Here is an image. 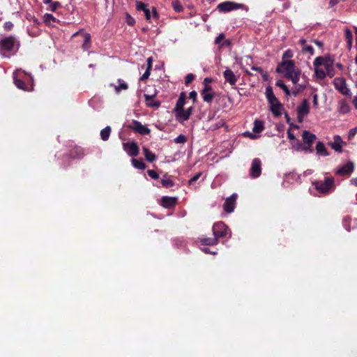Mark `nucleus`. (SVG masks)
Instances as JSON below:
<instances>
[{
	"label": "nucleus",
	"instance_id": "nucleus-2",
	"mask_svg": "<svg viewBox=\"0 0 357 357\" xmlns=\"http://www.w3.org/2000/svg\"><path fill=\"white\" fill-rule=\"evenodd\" d=\"M20 45V41L16 37H5L0 40V54L4 57L9 58L18 51Z\"/></svg>",
	"mask_w": 357,
	"mask_h": 357
},
{
	"label": "nucleus",
	"instance_id": "nucleus-24",
	"mask_svg": "<svg viewBox=\"0 0 357 357\" xmlns=\"http://www.w3.org/2000/svg\"><path fill=\"white\" fill-rule=\"evenodd\" d=\"M176 203V199L174 197H163L161 199V205L165 208H171Z\"/></svg>",
	"mask_w": 357,
	"mask_h": 357
},
{
	"label": "nucleus",
	"instance_id": "nucleus-10",
	"mask_svg": "<svg viewBox=\"0 0 357 357\" xmlns=\"http://www.w3.org/2000/svg\"><path fill=\"white\" fill-rule=\"evenodd\" d=\"M310 112L309 103L307 99H303L302 103L297 107L298 119L300 122Z\"/></svg>",
	"mask_w": 357,
	"mask_h": 357
},
{
	"label": "nucleus",
	"instance_id": "nucleus-19",
	"mask_svg": "<svg viewBox=\"0 0 357 357\" xmlns=\"http://www.w3.org/2000/svg\"><path fill=\"white\" fill-rule=\"evenodd\" d=\"M119 84L115 85L114 84H110L109 86L114 89V91L116 93L119 94L121 91H126L128 89V84L121 79H118L117 80Z\"/></svg>",
	"mask_w": 357,
	"mask_h": 357
},
{
	"label": "nucleus",
	"instance_id": "nucleus-9",
	"mask_svg": "<svg viewBox=\"0 0 357 357\" xmlns=\"http://www.w3.org/2000/svg\"><path fill=\"white\" fill-rule=\"evenodd\" d=\"M261 174V162L259 158H254L252 161L250 174L252 178H258Z\"/></svg>",
	"mask_w": 357,
	"mask_h": 357
},
{
	"label": "nucleus",
	"instance_id": "nucleus-59",
	"mask_svg": "<svg viewBox=\"0 0 357 357\" xmlns=\"http://www.w3.org/2000/svg\"><path fill=\"white\" fill-rule=\"evenodd\" d=\"M340 0H330L329 4L331 7L335 6L340 2Z\"/></svg>",
	"mask_w": 357,
	"mask_h": 357
},
{
	"label": "nucleus",
	"instance_id": "nucleus-43",
	"mask_svg": "<svg viewBox=\"0 0 357 357\" xmlns=\"http://www.w3.org/2000/svg\"><path fill=\"white\" fill-rule=\"evenodd\" d=\"M302 51L304 53L310 54V55L314 54V48L311 45H304V47H303V48H302Z\"/></svg>",
	"mask_w": 357,
	"mask_h": 357
},
{
	"label": "nucleus",
	"instance_id": "nucleus-33",
	"mask_svg": "<svg viewBox=\"0 0 357 357\" xmlns=\"http://www.w3.org/2000/svg\"><path fill=\"white\" fill-rule=\"evenodd\" d=\"M200 242L202 245H213L218 243V241L215 236L213 238H202Z\"/></svg>",
	"mask_w": 357,
	"mask_h": 357
},
{
	"label": "nucleus",
	"instance_id": "nucleus-57",
	"mask_svg": "<svg viewBox=\"0 0 357 357\" xmlns=\"http://www.w3.org/2000/svg\"><path fill=\"white\" fill-rule=\"evenodd\" d=\"M288 138L290 140H295L296 137L293 133H291L289 130L287 132Z\"/></svg>",
	"mask_w": 357,
	"mask_h": 357
},
{
	"label": "nucleus",
	"instance_id": "nucleus-37",
	"mask_svg": "<svg viewBox=\"0 0 357 357\" xmlns=\"http://www.w3.org/2000/svg\"><path fill=\"white\" fill-rule=\"evenodd\" d=\"M43 20L47 24H51L56 22V19L50 13H46L43 15Z\"/></svg>",
	"mask_w": 357,
	"mask_h": 357
},
{
	"label": "nucleus",
	"instance_id": "nucleus-25",
	"mask_svg": "<svg viewBox=\"0 0 357 357\" xmlns=\"http://www.w3.org/2000/svg\"><path fill=\"white\" fill-rule=\"evenodd\" d=\"M185 103V93L182 92L181 93L179 98L176 102V107H175V112L178 113V112L181 111L183 109V107Z\"/></svg>",
	"mask_w": 357,
	"mask_h": 357
},
{
	"label": "nucleus",
	"instance_id": "nucleus-20",
	"mask_svg": "<svg viewBox=\"0 0 357 357\" xmlns=\"http://www.w3.org/2000/svg\"><path fill=\"white\" fill-rule=\"evenodd\" d=\"M342 140L339 135H335L333 137V142H331L329 144L331 146L333 149H334L335 151L341 153L342 149Z\"/></svg>",
	"mask_w": 357,
	"mask_h": 357
},
{
	"label": "nucleus",
	"instance_id": "nucleus-54",
	"mask_svg": "<svg viewBox=\"0 0 357 357\" xmlns=\"http://www.w3.org/2000/svg\"><path fill=\"white\" fill-rule=\"evenodd\" d=\"M189 98L192 100L193 102H195L196 101V98H197V92L195 91H192L190 92V93H189Z\"/></svg>",
	"mask_w": 357,
	"mask_h": 357
},
{
	"label": "nucleus",
	"instance_id": "nucleus-49",
	"mask_svg": "<svg viewBox=\"0 0 357 357\" xmlns=\"http://www.w3.org/2000/svg\"><path fill=\"white\" fill-rule=\"evenodd\" d=\"M151 74V70L149 69H146V71L144 73L142 76L140 77V80L143 81L149 78Z\"/></svg>",
	"mask_w": 357,
	"mask_h": 357
},
{
	"label": "nucleus",
	"instance_id": "nucleus-13",
	"mask_svg": "<svg viewBox=\"0 0 357 357\" xmlns=\"http://www.w3.org/2000/svg\"><path fill=\"white\" fill-rule=\"evenodd\" d=\"M236 194H233L227 197L223 204V208L227 213H231L234 211L236 206Z\"/></svg>",
	"mask_w": 357,
	"mask_h": 357
},
{
	"label": "nucleus",
	"instance_id": "nucleus-14",
	"mask_svg": "<svg viewBox=\"0 0 357 357\" xmlns=\"http://www.w3.org/2000/svg\"><path fill=\"white\" fill-rule=\"evenodd\" d=\"M354 169V165L352 162H348L343 166L338 168L335 173L340 176L350 175Z\"/></svg>",
	"mask_w": 357,
	"mask_h": 357
},
{
	"label": "nucleus",
	"instance_id": "nucleus-6",
	"mask_svg": "<svg viewBox=\"0 0 357 357\" xmlns=\"http://www.w3.org/2000/svg\"><path fill=\"white\" fill-rule=\"evenodd\" d=\"M213 236L217 238L218 241L219 238L227 237L229 238L231 236V232L228 227L222 222H218L213 226Z\"/></svg>",
	"mask_w": 357,
	"mask_h": 357
},
{
	"label": "nucleus",
	"instance_id": "nucleus-45",
	"mask_svg": "<svg viewBox=\"0 0 357 357\" xmlns=\"http://www.w3.org/2000/svg\"><path fill=\"white\" fill-rule=\"evenodd\" d=\"M174 142L177 144H184L186 142V137L183 135H179L174 139Z\"/></svg>",
	"mask_w": 357,
	"mask_h": 357
},
{
	"label": "nucleus",
	"instance_id": "nucleus-46",
	"mask_svg": "<svg viewBox=\"0 0 357 357\" xmlns=\"http://www.w3.org/2000/svg\"><path fill=\"white\" fill-rule=\"evenodd\" d=\"M147 174L153 179H157L159 177L158 173L154 170L149 169L147 171Z\"/></svg>",
	"mask_w": 357,
	"mask_h": 357
},
{
	"label": "nucleus",
	"instance_id": "nucleus-53",
	"mask_svg": "<svg viewBox=\"0 0 357 357\" xmlns=\"http://www.w3.org/2000/svg\"><path fill=\"white\" fill-rule=\"evenodd\" d=\"M13 27V24L11 22H6L4 24V29L6 30H8V31L11 30Z\"/></svg>",
	"mask_w": 357,
	"mask_h": 357
},
{
	"label": "nucleus",
	"instance_id": "nucleus-51",
	"mask_svg": "<svg viewBox=\"0 0 357 357\" xmlns=\"http://www.w3.org/2000/svg\"><path fill=\"white\" fill-rule=\"evenodd\" d=\"M224 38H225V35L223 33H220L218 37H216V38L215 40V43L220 44Z\"/></svg>",
	"mask_w": 357,
	"mask_h": 357
},
{
	"label": "nucleus",
	"instance_id": "nucleus-36",
	"mask_svg": "<svg viewBox=\"0 0 357 357\" xmlns=\"http://www.w3.org/2000/svg\"><path fill=\"white\" fill-rule=\"evenodd\" d=\"M131 162L133 167L136 169L143 170L146 168V165L142 161L132 158L131 160Z\"/></svg>",
	"mask_w": 357,
	"mask_h": 357
},
{
	"label": "nucleus",
	"instance_id": "nucleus-22",
	"mask_svg": "<svg viewBox=\"0 0 357 357\" xmlns=\"http://www.w3.org/2000/svg\"><path fill=\"white\" fill-rule=\"evenodd\" d=\"M136 8L137 10H142L144 13L146 20H150L151 13L145 3L140 1H136Z\"/></svg>",
	"mask_w": 357,
	"mask_h": 357
},
{
	"label": "nucleus",
	"instance_id": "nucleus-31",
	"mask_svg": "<svg viewBox=\"0 0 357 357\" xmlns=\"http://www.w3.org/2000/svg\"><path fill=\"white\" fill-rule=\"evenodd\" d=\"M264 129V123L262 121L255 120L252 130L254 132L260 133Z\"/></svg>",
	"mask_w": 357,
	"mask_h": 357
},
{
	"label": "nucleus",
	"instance_id": "nucleus-26",
	"mask_svg": "<svg viewBox=\"0 0 357 357\" xmlns=\"http://www.w3.org/2000/svg\"><path fill=\"white\" fill-rule=\"evenodd\" d=\"M293 148L296 151H305L307 153H312L313 150L312 149L311 146L308 145H303L300 142L297 141L296 143L293 144Z\"/></svg>",
	"mask_w": 357,
	"mask_h": 357
},
{
	"label": "nucleus",
	"instance_id": "nucleus-47",
	"mask_svg": "<svg viewBox=\"0 0 357 357\" xmlns=\"http://www.w3.org/2000/svg\"><path fill=\"white\" fill-rule=\"evenodd\" d=\"M195 79V75L192 73H190V74H188L187 76L185 77V84H189L190 83H191L193 79Z\"/></svg>",
	"mask_w": 357,
	"mask_h": 357
},
{
	"label": "nucleus",
	"instance_id": "nucleus-23",
	"mask_svg": "<svg viewBox=\"0 0 357 357\" xmlns=\"http://www.w3.org/2000/svg\"><path fill=\"white\" fill-rule=\"evenodd\" d=\"M303 142L308 146H311L312 144L316 139V135L310 132L309 131L305 130L302 135Z\"/></svg>",
	"mask_w": 357,
	"mask_h": 357
},
{
	"label": "nucleus",
	"instance_id": "nucleus-21",
	"mask_svg": "<svg viewBox=\"0 0 357 357\" xmlns=\"http://www.w3.org/2000/svg\"><path fill=\"white\" fill-rule=\"evenodd\" d=\"M192 107H190L186 110L182 109L178 112L177 114V119L180 122H183L189 119L191 114H192Z\"/></svg>",
	"mask_w": 357,
	"mask_h": 357
},
{
	"label": "nucleus",
	"instance_id": "nucleus-41",
	"mask_svg": "<svg viewBox=\"0 0 357 357\" xmlns=\"http://www.w3.org/2000/svg\"><path fill=\"white\" fill-rule=\"evenodd\" d=\"M91 45V36L89 33H86L84 36V41L82 45V47L84 50H88Z\"/></svg>",
	"mask_w": 357,
	"mask_h": 357
},
{
	"label": "nucleus",
	"instance_id": "nucleus-8",
	"mask_svg": "<svg viewBox=\"0 0 357 357\" xmlns=\"http://www.w3.org/2000/svg\"><path fill=\"white\" fill-rule=\"evenodd\" d=\"M301 76V70L298 69L293 74L290 75L287 77V79H290L294 85V87L292 90V93L296 96L297 93L305 88L304 85H301L298 84V81L300 80Z\"/></svg>",
	"mask_w": 357,
	"mask_h": 357
},
{
	"label": "nucleus",
	"instance_id": "nucleus-61",
	"mask_svg": "<svg viewBox=\"0 0 357 357\" xmlns=\"http://www.w3.org/2000/svg\"><path fill=\"white\" fill-rule=\"evenodd\" d=\"M299 43L302 45V47H304V45H306V40L303 39V38L300 39Z\"/></svg>",
	"mask_w": 357,
	"mask_h": 357
},
{
	"label": "nucleus",
	"instance_id": "nucleus-34",
	"mask_svg": "<svg viewBox=\"0 0 357 357\" xmlns=\"http://www.w3.org/2000/svg\"><path fill=\"white\" fill-rule=\"evenodd\" d=\"M111 128L110 126H106L100 131V137L103 141H107L110 135Z\"/></svg>",
	"mask_w": 357,
	"mask_h": 357
},
{
	"label": "nucleus",
	"instance_id": "nucleus-60",
	"mask_svg": "<svg viewBox=\"0 0 357 357\" xmlns=\"http://www.w3.org/2000/svg\"><path fill=\"white\" fill-rule=\"evenodd\" d=\"M314 43L317 45L319 47L321 48L323 47V43L322 42L318 40H313Z\"/></svg>",
	"mask_w": 357,
	"mask_h": 357
},
{
	"label": "nucleus",
	"instance_id": "nucleus-30",
	"mask_svg": "<svg viewBox=\"0 0 357 357\" xmlns=\"http://www.w3.org/2000/svg\"><path fill=\"white\" fill-rule=\"evenodd\" d=\"M350 111V107L345 100H341L338 103V112L342 114L348 113Z\"/></svg>",
	"mask_w": 357,
	"mask_h": 357
},
{
	"label": "nucleus",
	"instance_id": "nucleus-42",
	"mask_svg": "<svg viewBox=\"0 0 357 357\" xmlns=\"http://www.w3.org/2000/svg\"><path fill=\"white\" fill-rule=\"evenodd\" d=\"M49 5L47 10H51L52 12H55L58 7L61 6V3L59 1H51L50 3H47Z\"/></svg>",
	"mask_w": 357,
	"mask_h": 357
},
{
	"label": "nucleus",
	"instance_id": "nucleus-3",
	"mask_svg": "<svg viewBox=\"0 0 357 357\" xmlns=\"http://www.w3.org/2000/svg\"><path fill=\"white\" fill-rule=\"evenodd\" d=\"M312 185L321 194H327L335 189L334 178L333 177H326L324 181H312Z\"/></svg>",
	"mask_w": 357,
	"mask_h": 357
},
{
	"label": "nucleus",
	"instance_id": "nucleus-35",
	"mask_svg": "<svg viewBox=\"0 0 357 357\" xmlns=\"http://www.w3.org/2000/svg\"><path fill=\"white\" fill-rule=\"evenodd\" d=\"M265 94H266V97L267 98L268 102L274 100L275 99L277 98L273 93L272 87L270 86H268L266 88Z\"/></svg>",
	"mask_w": 357,
	"mask_h": 357
},
{
	"label": "nucleus",
	"instance_id": "nucleus-4",
	"mask_svg": "<svg viewBox=\"0 0 357 357\" xmlns=\"http://www.w3.org/2000/svg\"><path fill=\"white\" fill-rule=\"evenodd\" d=\"M298 70L292 60L282 61L276 68V71L282 73L286 78Z\"/></svg>",
	"mask_w": 357,
	"mask_h": 357
},
{
	"label": "nucleus",
	"instance_id": "nucleus-48",
	"mask_svg": "<svg viewBox=\"0 0 357 357\" xmlns=\"http://www.w3.org/2000/svg\"><path fill=\"white\" fill-rule=\"evenodd\" d=\"M293 56V52L291 50H286L282 54V59L286 58H291Z\"/></svg>",
	"mask_w": 357,
	"mask_h": 357
},
{
	"label": "nucleus",
	"instance_id": "nucleus-55",
	"mask_svg": "<svg viewBox=\"0 0 357 357\" xmlns=\"http://www.w3.org/2000/svg\"><path fill=\"white\" fill-rule=\"evenodd\" d=\"M356 132H357V128L351 129L349 132V137L351 138V137H354V135L356 134Z\"/></svg>",
	"mask_w": 357,
	"mask_h": 357
},
{
	"label": "nucleus",
	"instance_id": "nucleus-32",
	"mask_svg": "<svg viewBox=\"0 0 357 357\" xmlns=\"http://www.w3.org/2000/svg\"><path fill=\"white\" fill-rule=\"evenodd\" d=\"M144 98L146 100V104L148 107H158L160 106V103L153 100L152 96L144 94Z\"/></svg>",
	"mask_w": 357,
	"mask_h": 357
},
{
	"label": "nucleus",
	"instance_id": "nucleus-39",
	"mask_svg": "<svg viewBox=\"0 0 357 357\" xmlns=\"http://www.w3.org/2000/svg\"><path fill=\"white\" fill-rule=\"evenodd\" d=\"M172 6H173L174 10L177 13L182 12L183 10L182 5L181 4V3L178 0H174L172 1Z\"/></svg>",
	"mask_w": 357,
	"mask_h": 357
},
{
	"label": "nucleus",
	"instance_id": "nucleus-28",
	"mask_svg": "<svg viewBox=\"0 0 357 357\" xmlns=\"http://www.w3.org/2000/svg\"><path fill=\"white\" fill-rule=\"evenodd\" d=\"M345 40L347 44V47L351 50L353 44V34L351 31L347 28L344 29Z\"/></svg>",
	"mask_w": 357,
	"mask_h": 357
},
{
	"label": "nucleus",
	"instance_id": "nucleus-15",
	"mask_svg": "<svg viewBox=\"0 0 357 357\" xmlns=\"http://www.w3.org/2000/svg\"><path fill=\"white\" fill-rule=\"evenodd\" d=\"M131 128L139 133L140 135H149L151 132L150 129L142 125L139 121L134 120L132 123Z\"/></svg>",
	"mask_w": 357,
	"mask_h": 357
},
{
	"label": "nucleus",
	"instance_id": "nucleus-38",
	"mask_svg": "<svg viewBox=\"0 0 357 357\" xmlns=\"http://www.w3.org/2000/svg\"><path fill=\"white\" fill-rule=\"evenodd\" d=\"M275 85L281 88L287 96H289L291 94V91L289 90L288 87L284 84L282 80H278L275 83Z\"/></svg>",
	"mask_w": 357,
	"mask_h": 357
},
{
	"label": "nucleus",
	"instance_id": "nucleus-64",
	"mask_svg": "<svg viewBox=\"0 0 357 357\" xmlns=\"http://www.w3.org/2000/svg\"><path fill=\"white\" fill-rule=\"evenodd\" d=\"M353 103L356 109H357V96H355L353 99Z\"/></svg>",
	"mask_w": 357,
	"mask_h": 357
},
{
	"label": "nucleus",
	"instance_id": "nucleus-40",
	"mask_svg": "<svg viewBox=\"0 0 357 357\" xmlns=\"http://www.w3.org/2000/svg\"><path fill=\"white\" fill-rule=\"evenodd\" d=\"M225 125V122L223 119H220L215 123L212 124L211 126V129L213 130H217L218 128H220L223 127Z\"/></svg>",
	"mask_w": 357,
	"mask_h": 357
},
{
	"label": "nucleus",
	"instance_id": "nucleus-58",
	"mask_svg": "<svg viewBox=\"0 0 357 357\" xmlns=\"http://www.w3.org/2000/svg\"><path fill=\"white\" fill-rule=\"evenodd\" d=\"M202 250L205 253H211L213 255H215L217 253L216 252H211L208 248H202Z\"/></svg>",
	"mask_w": 357,
	"mask_h": 357
},
{
	"label": "nucleus",
	"instance_id": "nucleus-16",
	"mask_svg": "<svg viewBox=\"0 0 357 357\" xmlns=\"http://www.w3.org/2000/svg\"><path fill=\"white\" fill-rule=\"evenodd\" d=\"M268 104L270 105V110L275 116H279L281 115L282 106L278 98L268 102Z\"/></svg>",
	"mask_w": 357,
	"mask_h": 357
},
{
	"label": "nucleus",
	"instance_id": "nucleus-56",
	"mask_svg": "<svg viewBox=\"0 0 357 357\" xmlns=\"http://www.w3.org/2000/svg\"><path fill=\"white\" fill-rule=\"evenodd\" d=\"M147 68L146 69H149L151 70V68H152V61H153V59H152V57H149L147 59Z\"/></svg>",
	"mask_w": 357,
	"mask_h": 357
},
{
	"label": "nucleus",
	"instance_id": "nucleus-5",
	"mask_svg": "<svg viewBox=\"0 0 357 357\" xmlns=\"http://www.w3.org/2000/svg\"><path fill=\"white\" fill-rule=\"evenodd\" d=\"M217 8L220 13H228L238 9H243L245 11H248V7L245 5L229 1L219 3Z\"/></svg>",
	"mask_w": 357,
	"mask_h": 357
},
{
	"label": "nucleus",
	"instance_id": "nucleus-17",
	"mask_svg": "<svg viewBox=\"0 0 357 357\" xmlns=\"http://www.w3.org/2000/svg\"><path fill=\"white\" fill-rule=\"evenodd\" d=\"M211 87L206 85L202 91V96L204 102L210 103L214 98V93L211 91Z\"/></svg>",
	"mask_w": 357,
	"mask_h": 357
},
{
	"label": "nucleus",
	"instance_id": "nucleus-29",
	"mask_svg": "<svg viewBox=\"0 0 357 357\" xmlns=\"http://www.w3.org/2000/svg\"><path fill=\"white\" fill-rule=\"evenodd\" d=\"M144 156L146 160L149 162H152L156 160V155L155 153L150 151L147 148L143 147L142 148Z\"/></svg>",
	"mask_w": 357,
	"mask_h": 357
},
{
	"label": "nucleus",
	"instance_id": "nucleus-62",
	"mask_svg": "<svg viewBox=\"0 0 357 357\" xmlns=\"http://www.w3.org/2000/svg\"><path fill=\"white\" fill-rule=\"evenodd\" d=\"M252 69L253 70H255V71H257V72H259V73H261L262 72V69L259 67H257V66H252Z\"/></svg>",
	"mask_w": 357,
	"mask_h": 357
},
{
	"label": "nucleus",
	"instance_id": "nucleus-11",
	"mask_svg": "<svg viewBox=\"0 0 357 357\" xmlns=\"http://www.w3.org/2000/svg\"><path fill=\"white\" fill-rule=\"evenodd\" d=\"M124 151L129 155L130 156H137L139 153V148L137 143L128 142L123 144Z\"/></svg>",
	"mask_w": 357,
	"mask_h": 357
},
{
	"label": "nucleus",
	"instance_id": "nucleus-1",
	"mask_svg": "<svg viewBox=\"0 0 357 357\" xmlns=\"http://www.w3.org/2000/svg\"><path fill=\"white\" fill-rule=\"evenodd\" d=\"M314 73L317 77L324 79L328 75L333 77L335 75L333 63L326 58L318 56L314 61Z\"/></svg>",
	"mask_w": 357,
	"mask_h": 357
},
{
	"label": "nucleus",
	"instance_id": "nucleus-18",
	"mask_svg": "<svg viewBox=\"0 0 357 357\" xmlns=\"http://www.w3.org/2000/svg\"><path fill=\"white\" fill-rule=\"evenodd\" d=\"M224 77L230 85H235L237 82V78L232 70L230 69H226L224 73Z\"/></svg>",
	"mask_w": 357,
	"mask_h": 357
},
{
	"label": "nucleus",
	"instance_id": "nucleus-44",
	"mask_svg": "<svg viewBox=\"0 0 357 357\" xmlns=\"http://www.w3.org/2000/svg\"><path fill=\"white\" fill-rule=\"evenodd\" d=\"M161 183H162V185L166 187V188L172 187L174 185L173 181L171 179H169V178H162L161 180Z\"/></svg>",
	"mask_w": 357,
	"mask_h": 357
},
{
	"label": "nucleus",
	"instance_id": "nucleus-27",
	"mask_svg": "<svg viewBox=\"0 0 357 357\" xmlns=\"http://www.w3.org/2000/svg\"><path fill=\"white\" fill-rule=\"evenodd\" d=\"M317 154L321 156H328L329 153L326 150L324 144L321 142H319L316 145Z\"/></svg>",
	"mask_w": 357,
	"mask_h": 357
},
{
	"label": "nucleus",
	"instance_id": "nucleus-63",
	"mask_svg": "<svg viewBox=\"0 0 357 357\" xmlns=\"http://www.w3.org/2000/svg\"><path fill=\"white\" fill-rule=\"evenodd\" d=\"M350 182L352 185L357 186V178H354L351 179Z\"/></svg>",
	"mask_w": 357,
	"mask_h": 357
},
{
	"label": "nucleus",
	"instance_id": "nucleus-52",
	"mask_svg": "<svg viewBox=\"0 0 357 357\" xmlns=\"http://www.w3.org/2000/svg\"><path fill=\"white\" fill-rule=\"evenodd\" d=\"M313 105L315 107H318V95L317 93L312 94Z\"/></svg>",
	"mask_w": 357,
	"mask_h": 357
},
{
	"label": "nucleus",
	"instance_id": "nucleus-7",
	"mask_svg": "<svg viewBox=\"0 0 357 357\" xmlns=\"http://www.w3.org/2000/svg\"><path fill=\"white\" fill-rule=\"evenodd\" d=\"M335 88L344 96H350L351 91L347 87L346 80L343 77H335L333 80Z\"/></svg>",
	"mask_w": 357,
	"mask_h": 357
},
{
	"label": "nucleus",
	"instance_id": "nucleus-12",
	"mask_svg": "<svg viewBox=\"0 0 357 357\" xmlns=\"http://www.w3.org/2000/svg\"><path fill=\"white\" fill-rule=\"evenodd\" d=\"M20 73H24V72L22 71L21 69H19V70H16L13 73V79H14V83H15V86L18 89H22L24 91H31L33 89L32 86L30 89L28 88L26 86V85L25 84V83L22 79L18 78Z\"/></svg>",
	"mask_w": 357,
	"mask_h": 357
},
{
	"label": "nucleus",
	"instance_id": "nucleus-50",
	"mask_svg": "<svg viewBox=\"0 0 357 357\" xmlns=\"http://www.w3.org/2000/svg\"><path fill=\"white\" fill-rule=\"evenodd\" d=\"M201 173H197L194 176H192L190 180H189V183L190 184H192L194 182H195L196 181H197L199 179V178L201 176Z\"/></svg>",
	"mask_w": 357,
	"mask_h": 357
}]
</instances>
